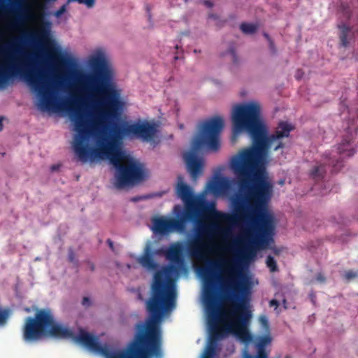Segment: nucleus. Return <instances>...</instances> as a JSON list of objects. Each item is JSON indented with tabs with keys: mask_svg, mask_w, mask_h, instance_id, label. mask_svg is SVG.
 I'll use <instances>...</instances> for the list:
<instances>
[{
	"mask_svg": "<svg viewBox=\"0 0 358 358\" xmlns=\"http://www.w3.org/2000/svg\"><path fill=\"white\" fill-rule=\"evenodd\" d=\"M186 249L182 242L171 243L168 248L159 249L160 255H164L171 264L183 266L184 264V250Z\"/></svg>",
	"mask_w": 358,
	"mask_h": 358,
	"instance_id": "obj_17",
	"label": "nucleus"
},
{
	"mask_svg": "<svg viewBox=\"0 0 358 358\" xmlns=\"http://www.w3.org/2000/svg\"><path fill=\"white\" fill-rule=\"evenodd\" d=\"M87 64L92 72H78L74 80L83 90L90 92H100L103 96L92 102L94 106H115L120 103V95L113 83V71L102 50H96L90 57Z\"/></svg>",
	"mask_w": 358,
	"mask_h": 358,
	"instance_id": "obj_8",
	"label": "nucleus"
},
{
	"mask_svg": "<svg viewBox=\"0 0 358 358\" xmlns=\"http://www.w3.org/2000/svg\"><path fill=\"white\" fill-rule=\"evenodd\" d=\"M357 273L352 271L345 272L344 276L347 280H351L357 276Z\"/></svg>",
	"mask_w": 358,
	"mask_h": 358,
	"instance_id": "obj_29",
	"label": "nucleus"
},
{
	"mask_svg": "<svg viewBox=\"0 0 358 358\" xmlns=\"http://www.w3.org/2000/svg\"><path fill=\"white\" fill-rule=\"evenodd\" d=\"M107 243L111 249H113V243L110 239L107 240Z\"/></svg>",
	"mask_w": 358,
	"mask_h": 358,
	"instance_id": "obj_41",
	"label": "nucleus"
},
{
	"mask_svg": "<svg viewBox=\"0 0 358 358\" xmlns=\"http://www.w3.org/2000/svg\"><path fill=\"white\" fill-rule=\"evenodd\" d=\"M341 109L342 110L341 111V113L343 114L345 110H346V112L349 114H350V108H348V106L347 105H345V103H342L341 106Z\"/></svg>",
	"mask_w": 358,
	"mask_h": 358,
	"instance_id": "obj_32",
	"label": "nucleus"
},
{
	"mask_svg": "<svg viewBox=\"0 0 358 358\" xmlns=\"http://www.w3.org/2000/svg\"><path fill=\"white\" fill-rule=\"evenodd\" d=\"M133 341L126 350H116L107 344H101L99 338L80 329L78 335L66 326L55 320L50 309L39 310L35 317H27L23 328V340L26 343L39 341L44 335L57 338L70 339L88 350L105 358H163L162 345L148 331L143 322L136 325Z\"/></svg>",
	"mask_w": 358,
	"mask_h": 358,
	"instance_id": "obj_3",
	"label": "nucleus"
},
{
	"mask_svg": "<svg viewBox=\"0 0 358 358\" xmlns=\"http://www.w3.org/2000/svg\"><path fill=\"white\" fill-rule=\"evenodd\" d=\"M324 277L323 276V275L322 273H318L317 275V280L320 281V282H324Z\"/></svg>",
	"mask_w": 358,
	"mask_h": 358,
	"instance_id": "obj_37",
	"label": "nucleus"
},
{
	"mask_svg": "<svg viewBox=\"0 0 358 358\" xmlns=\"http://www.w3.org/2000/svg\"><path fill=\"white\" fill-rule=\"evenodd\" d=\"M173 213L177 217L175 219H164L162 217L153 218L152 220V230L155 234L165 235L171 231H178L183 233L185 231L186 224L189 219L182 215V212L178 213L173 210Z\"/></svg>",
	"mask_w": 358,
	"mask_h": 358,
	"instance_id": "obj_14",
	"label": "nucleus"
},
{
	"mask_svg": "<svg viewBox=\"0 0 358 358\" xmlns=\"http://www.w3.org/2000/svg\"><path fill=\"white\" fill-rule=\"evenodd\" d=\"M120 105V101L115 106L90 112V116L94 121H87L78 109L68 108L77 132L73 143L75 154L83 162L108 159L116 169L113 185L117 189L138 184L145 177L141 163L131 161L127 165L121 164L125 152L119 147L117 141L124 136L150 141L157 132L156 126L148 122L119 123Z\"/></svg>",
	"mask_w": 358,
	"mask_h": 358,
	"instance_id": "obj_2",
	"label": "nucleus"
},
{
	"mask_svg": "<svg viewBox=\"0 0 358 358\" xmlns=\"http://www.w3.org/2000/svg\"><path fill=\"white\" fill-rule=\"evenodd\" d=\"M66 11V4H64L55 13V16L57 18L60 17Z\"/></svg>",
	"mask_w": 358,
	"mask_h": 358,
	"instance_id": "obj_25",
	"label": "nucleus"
},
{
	"mask_svg": "<svg viewBox=\"0 0 358 358\" xmlns=\"http://www.w3.org/2000/svg\"><path fill=\"white\" fill-rule=\"evenodd\" d=\"M203 3L205 6H206L208 8H212L213 6V3L210 0H206L203 1Z\"/></svg>",
	"mask_w": 358,
	"mask_h": 358,
	"instance_id": "obj_36",
	"label": "nucleus"
},
{
	"mask_svg": "<svg viewBox=\"0 0 358 358\" xmlns=\"http://www.w3.org/2000/svg\"><path fill=\"white\" fill-rule=\"evenodd\" d=\"M59 167H60V165H59V164H54V165L51 166L50 170L52 171H55L59 170Z\"/></svg>",
	"mask_w": 358,
	"mask_h": 358,
	"instance_id": "obj_38",
	"label": "nucleus"
},
{
	"mask_svg": "<svg viewBox=\"0 0 358 358\" xmlns=\"http://www.w3.org/2000/svg\"><path fill=\"white\" fill-rule=\"evenodd\" d=\"M357 120L350 118L345 129V134L341 142L331 151L325 152L320 162H316L310 176L316 182L324 181L327 173L338 172L343 166V160L354 155L356 148L354 143V133L358 131Z\"/></svg>",
	"mask_w": 358,
	"mask_h": 358,
	"instance_id": "obj_10",
	"label": "nucleus"
},
{
	"mask_svg": "<svg viewBox=\"0 0 358 358\" xmlns=\"http://www.w3.org/2000/svg\"><path fill=\"white\" fill-rule=\"evenodd\" d=\"M188 0H185V2H187Z\"/></svg>",
	"mask_w": 358,
	"mask_h": 358,
	"instance_id": "obj_53",
	"label": "nucleus"
},
{
	"mask_svg": "<svg viewBox=\"0 0 358 358\" xmlns=\"http://www.w3.org/2000/svg\"><path fill=\"white\" fill-rule=\"evenodd\" d=\"M285 358H291L289 356H286Z\"/></svg>",
	"mask_w": 358,
	"mask_h": 358,
	"instance_id": "obj_52",
	"label": "nucleus"
},
{
	"mask_svg": "<svg viewBox=\"0 0 358 358\" xmlns=\"http://www.w3.org/2000/svg\"><path fill=\"white\" fill-rule=\"evenodd\" d=\"M200 213L193 221L194 224V236L186 246L187 255L193 259H203L206 257V244L203 237L212 238L221 230L220 225L217 222L206 223L197 219Z\"/></svg>",
	"mask_w": 358,
	"mask_h": 358,
	"instance_id": "obj_12",
	"label": "nucleus"
},
{
	"mask_svg": "<svg viewBox=\"0 0 358 358\" xmlns=\"http://www.w3.org/2000/svg\"><path fill=\"white\" fill-rule=\"evenodd\" d=\"M175 48H176V49H178V45H176Z\"/></svg>",
	"mask_w": 358,
	"mask_h": 358,
	"instance_id": "obj_51",
	"label": "nucleus"
},
{
	"mask_svg": "<svg viewBox=\"0 0 358 358\" xmlns=\"http://www.w3.org/2000/svg\"><path fill=\"white\" fill-rule=\"evenodd\" d=\"M256 358H268V354L266 350H257Z\"/></svg>",
	"mask_w": 358,
	"mask_h": 358,
	"instance_id": "obj_30",
	"label": "nucleus"
},
{
	"mask_svg": "<svg viewBox=\"0 0 358 358\" xmlns=\"http://www.w3.org/2000/svg\"><path fill=\"white\" fill-rule=\"evenodd\" d=\"M178 181L176 187V192L178 198H180L185 204V208L177 205L173 210L185 215V217L190 221L194 220L195 217L199 214L200 209L199 203L194 197L192 188L184 182L182 176L178 178Z\"/></svg>",
	"mask_w": 358,
	"mask_h": 358,
	"instance_id": "obj_13",
	"label": "nucleus"
},
{
	"mask_svg": "<svg viewBox=\"0 0 358 358\" xmlns=\"http://www.w3.org/2000/svg\"><path fill=\"white\" fill-rule=\"evenodd\" d=\"M74 1H76V2H78L79 3H80L81 0H67V3L74 2Z\"/></svg>",
	"mask_w": 358,
	"mask_h": 358,
	"instance_id": "obj_44",
	"label": "nucleus"
},
{
	"mask_svg": "<svg viewBox=\"0 0 358 358\" xmlns=\"http://www.w3.org/2000/svg\"><path fill=\"white\" fill-rule=\"evenodd\" d=\"M17 77L24 79L33 90L41 96V106L42 108L50 109V105L57 101L54 97V92L47 93L45 85L29 69H25L17 64L0 66V88L5 87L10 80Z\"/></svg>",
	"mask_w": 358,
	"mask_h": 358,
	"instance_id": "obj_11",
	"label": "nucleus"
},
{
	"mask_svg": "<svg viewBox=\"0 0 358 358\" xmlns=\"http://www.w3.org/2000/svg\"><path fill=\"white\" fill-rule=\"evenodd\" d=\"M340 11L343 13L345 18L350 19L351 17L350 7L348 4L342 3L340 6Z\"/></svg>",
	"mask_w": 358,
	"mask_h": 358,
	"instance_id": "obj_23",
	"label": "nucleus"
},
{
	"mask_svg": "<svg viewBox=\"0 0 358 358\" xmlns=\"http://www.w3.org/2000/svg\"><path fill=\"white\" fill-rule=\"evenodd\" d=\"M35 57H34L33 55H31L29 56V57H27L30 61H34V59Z\"/></svg>",
	"mask_w": 358,
	"mask_h": 358,
	"instance_id": "obj_47",
	"label": "nucleus"
},
{
	"mask_svg": "<svg viewBox=\"0 0 358 358\" xmlns=\"http://www.w3.org/2000/svg\"><path fill=\"white\" fill-rule=\"evenodd\" d=\"M338 28L341 31L339 34L341 46L346 48L350 44V39L351 38L352 30L344 23L338 24Z\"/></svg>",
	"mask_w": 358,
	"mask_h": 358,
	"instance_id": "obj_19",
	"label": "nucleus"
},
{
	"mask_svg": "<svg viewBox=\"0 0 358 358\" xmlns=\"http://www.w3.org/2000/svg\"><path fill=\"white\" fill-rule=\"evenodd\" d=\"M229 275L222 283L218 284L221 296L225 300L232 303L229 310L230 320L221 329L224 336L229 334L234 336L241 343L248 345L252 341V336L248 327L252 316L250 306V287L246 277L238 272L234 275V269H229Z\"/></svg>",
	"mask_w": 358,
	"mask_h": 358,
	"instance_id": "obj_4",
	"label": "nucleus"
},
{
	"mask_svg": "<svg viewBox=\"0 0 358 358\" xmlns=\"http://www.w3.org/2000/svg\"><path fill=\"white\" fill-rule=\"evenodd\" d=\"M3 120V117L0 116V131H1L3 129V123H2Z\"/></svg>",
	"mask_w": 358,
	"mask_h": 358,
	"instance_id": "obj_42",
	"label": "nucleus"
},
{
	"mask_svg": "<svg viewBox=\"0 0 358 358\" xmlns=\"http://www.w3.org/2000/svg\"><path fill=\"white\" fill-rule=\"evenodd\" d=\"M264 36L267 39V41H268V43H269L271 41H273V40L271 39V38L269 36V35H268L267 33H266V32H264Z\"/></svg>",
	"mask_w": 358,
	"mask_h": 358,
	"instance_id": "obj_40",
	"label": "nucleus"
},
{
	"mask_svg": "<svg viewBox=\"0 0 358 358\" xmlns=\"http://www.w3.org/2000/svg\"><path fill=\"white\" fill-rule=\"evenodd\" d=\"M302 76H303V72L301 71V70H300V69L297 70L296 75H295L296 78L297 80H299L302 78Z\"/></svg>",
	"mask_w": 358,
	"mask_h": 358,
	"instance_id": "obj_35",
	"label": "nucleus"
},
{
	"mask_svg": "<svg viewBox=\"0 0 358 358\" xmlns=\"http://www.w3.org/2000/svg\"><path fill=\"white\" fill-rule=\"evenodd\" d=\"M240 28L244 34H252L257 31V26L252 23L244 22L241 24Z\"/></svg>",
	"mask_w": 358,
	"mask_h": 358,
	"instance_id": "obj_21",
	"label": "nucleus"
},
{
	"mask_svg": "<svg viewBox=\"0 0 358 358\" xmlns=\"http://www.w3.org/2000/svg\"><path fill=\"white\" fill-rule=\"evenodd\" d=\"M233 134L243 131L249 134L252 145L234 155L229 166L238 180L239 193L231 199L235 213L229 216L215 209L213 203H206L215 217H224L229 222L237 224L241 217L245 234L239 237L242 243L238 252L250 259L257 250L266 248L273 242L275 223L273 215L268 211L273 185L265 174L262 155L266 150H278L284 147L282 139L289 136L294 126L287 121H280L275 131L268 135L266 127L261 119V107L256 101L236 106L232 112Z\"/></svg>",
	"mask_w": 358,
	"mask_h": 358,
	"instance_id": "obj_1",
	"label": "nucleus"
},
{
	"mask_svg": "<svg viewBox=\"0 0 358 358\" xmlns=\"http://www.w3.org/2000/svg\"><path fill=\"white\" fill-rule=\"evenodd\" d=\"M180 266L171 264L156 271L151 287V296L146 301L149 317L143 323L162 345L160 324L163 316L171 312L176 306V286L171 278L178 273V268Z\"/></svg>",
	"mask_w": 358,
	"mask_h": 358,
	"instance_id": "obj_6",
	"label": "nucleus"
},
{
	"mask_svg": "<svg viewBox=\"0 0 358 358\" xmlns=\"http://www.w3.org/2000/svg\"><path fill=\"white\" fill-rule=\"evenodd\" d=\"M141 197H134L131 199V201H138L141 200Z\"/></svg>",
	"mask_w": 358,
	"mask_h": 358,
	"instance_id": "obj_46",
	"label": "nucleus"
},
{
	"mask_svg": "<svg viewBox=\"0 0 358 358\" xmlns=\"http://www.w3.org/2000/svg\"><path fill=\"white\" fill-rule=\"evenodd\" d=\"M224 128V120L220 117H214L203 122L200 134L192 143V150L183 154L186 169L192 180L196 181L202 175L204 161L197 152L203 147L212 151L220 148V135Z\"/></svg>",
	"mask_w": 358,
	"mask_h": 358,
	"instance_id": "obj_9",
	"label": "nucleus"
},
{
	"mask_svg": "<svg viewBox=\"0 0 358 358\" xmlns=\"http://www.w3.org/2000/svg\"><path fill=\"white\" fill-rule=\"evenodd\" d=\"M156 255H160L159 250H154L150 245L148 244L144 249L143 255L137 258V262L148 271H157L158 264L154 260V257Z\"/></svg>",
	"mask_w": 358,
	"mask_h": 358,
	"instance_id": "obj_18",
	"label": "nucleus"
},
{
	"mask_svg": "<svg viewBox=\"0 0 358 358\" xmlns=\"http://www.w3.org/2000/svg\"><path fill=\"white\" fill-rule=\"evenodd\" d=\"M226 54L230 57L234 64H237L238 63V56L233 48H230Z\"/></svg>",
	"mask_w": 358,
	"mask_h": 358,
	"instance_id": "obj_24",
	"label": "nucleus"
},
{
	"mask_svg": "<svg viewBox=\"0 0 358 358\" xmlns=\"http://www.w3.org/2000/svg\"><path fill=\"white\" fill-rule=\"evenodd\" d=\"M146 13L148 14V18L150 19L151 18L150 8L148 6H146Z\"/></svg>",
	"mask_w": 358,
	"mask_h": 358,
	"instance_id": "obj_39",
	"label": "nucleus"
},
{
	"mask_svg": "<svg viewBox=\"0 0 358 358\" xmlns=\"http://www.w3.org/2000/svg\"><path fill=\"white\" fill-rule=\"evenodd\" d=\"M222 260H208L205 266L198 268V274L203 278L202 301L207 316L209 338L202 358H215L217 355V341L224 338L219 328L221 320L220 300L217 296L219 287L215 280L220 278L218 272L223 264Z\"/></svg>",
	"mask_w": 358,
	"mask_h": 358,
	"instance_id": "obj_7",
	"label": "nucleus"
},
{
	"mask_svg": "<svg viewBox=\"0 0 358 358\" xmlns=\"http://www.w3.org/2000/svg\"><path fill=\"white\" fill-rule=\"evenodd\" d=\"M271 343V338L269 335H264L257 338L255 344L257 350H265L267 345Z\"/></svg>",
	"mask_w": 358,
	"mask_h": 358,
	"instance_id": "obj_20",
	"label": "nucleus"
},
{
	"mask_svg": "<svg viewBox=\"0 0 358 358\" xmlns=\"http://www.w3.org/2000/svg\"><path fill=\"white\" fill-rule=\"evenodd\" d=\"M96 0H81L80 4L85 5L87 8H92L95 4Z\"/></svg>",
	"mask_w": 358,
	"mask_h": 358,
	"instance_id": "obj_27",
	"label": "nucleus"
},
{
	"mask_svg": "<svg viewBox=\"0 0 358 358\" xmlns=\"http://www.w3.org/2000/svg\"><path fill=\"white\" fill-rule=\"evenodd\" d=\"M266 264L271 272H275L278 271V266L273 257L268 255L266 257Z\"/></svg>",
	"mask_w": 358,
	"mask_h": 358,
	"instance_id": "obj_22",
	"label": "nucleus"
},
{
	"mask_svg": "<svg viewBox=\"0 0 358 358\" xmlns=\"http://www.w3.org/2000/svg\"><path fill=\"white\" fill-rule=\"evenodd\" d=\"M88 264H89V266H90V270H91V271H93V270L94 269V264H93L92 263H91V262H89V263H88Z\"/></svg>",
	"mask_w": 358,
	"mask_h": 358,
	"instance_id": "obj_43",
	"label": "nucleus"
},
{
	"mask_svg": "<svg viewBox=\"0 0 358 358\" xmlns=\"http://www.w3.org/2000/svg\"><path fill=\"white\" fill-rule=\"evenodd\" d=\"M51 35V23L48 21L44 22L40 28L38 34L32 32H26L20 36L15 38L11 42L6 44L3 48V51L9 57V62L6 64H17L21 67L29 69L34 75L36 76L41 82L45 85L47 87V93L54 92L55 97V102L50 105V109H45L41 106V96L38 93L40 96L39 103L38 104L41 110H58L62 106V101L58 96V92L57 89L64 85V82L61 80H56L52 76V71L50 66V61L46 58L45 66H34L31 64H25L23 63L20 57H27V55L22 51V47L26 45H38L41 43L47 42Z\"/></svg>",
	"mask_w": 358,
	"mask_h": 358,
	"instance_id": "obj_5",
	"label": "nucleus"
},
{
	"mask_svg": "<svg viewBox=\"0 0 358 358\" xmlns=\"http://www.w3.org/2000/svg\"><path fill=\"white\" fill-rule=\"evenodd\" d=\"M268 48H269L271 53L273 55H275L277 54V49L275 48L273 41H271L268 43Z\"/></svg>",
	"mask_w": 358,
	"mask_h": 358,
	"instance_id": "obj_28",
	"label": "nucleus"
},
{
	"mask_svg": "<svg viewBox=\"0 0 358 358\" xmlns=\"http://www.w3.org/2000/svg\"><path fill=\"white\" fill-rule=\"evenodd\" d=\"M47 1H55V0H46Z\"/></svg>",
	"mask_w": 358,
	"mask_h": 358,
	"instance_id": "obj_50",
	"label": "nucleus"
},
{
	"mask_svg": "<svg viewBox=\"0 0 358 358\" xmlns=\"http://www.w3.org/2000/svg\"><path fill=\"white\" fill-rule=\"evenodd\" d=\"M269 305L271 307L275 306V308H277L279 306V302L275 299H272L271 301H270Z\"/></svg>",
	"mask_w": 358,
	"mask_h": 358,
	"instance_id": "obj_34",
	"label": "nucleus"
},
{
	"mask_svg": "<svg viewBox=\"0 0 358 358\" xmlns=\"http://www.w3.org/2000/svg\"><path fill=\"white\" fill-rule=\"evenodd\" d=\"M259 321L264 326H268V319L266 316H264V315L260 316Z\"/></svg>",
	"mask_w": 358,
	"mask_h": 358,
	"instance_id": "obj_31",
	"label": "nucleus"
},
{
	"mask_svg": "<svg viewBox=\"0 0 358 358\" xmlns=\"http://www.w3.org/2000/svg\"><path fill=\"white\" fill-rule=\"evenodd\" d=\"M357 114H358V108H357Z\"/></svg>",
	"mask_w": 358,
	"mask_h": 358,
	"instance_id": "obj_54",
	"label": "nucleus"
},
{
	"mask_svg": "<svg viewBox=\"0 0 358 358\" xmlns=\"http://www.w3.org/2000/svg\"><path fill=\"white\" fill-rule=\"evenodd\" d=\"M231 234V230L227 229V230H226V231H225V232H224V236H229V234Z\"/></svg>",
	"mask_w": 358,
	"mask_h": 358,
	"instance_id": "obj_45",
	"label": "nucleus"
},
{
	"mask_svg": "<svg viewBox=\"0 0 358 358\" xmlns=\"http://www.w3.org/2000/svg\"><path fill=\"white\" fill-rule=\"evenodd\" d=\"M74 101H75V102H76V103H78V102H79V100H78V99H75Z\"/></svg>",
	"mask_w": 358,
	"mask_h": 358,
	"instance_id": "obj_48",
	"label": "nucleus"
},
{
	"mask_svg": "<svg viewBox=\"0 0 358 358\" xmlns=\"http://www.w3.org/2000/svg\"><path fill=\"white\" fill-rule=\"evenodd\" d=\"M27 0H0V10L8 11L15 15L16 25L24 24L28 19V10L25 6Z\"/></svg>",
	"mask_w": 358,
	"mask_h": 358,
	"instance_id": "obj_15",
	"label": "nucleus"
},
{
	"mask_svg": "<svg viewBox=\"0 0 358 358\" xmlns=\"http://www.w3.org/2000/svg\"><path fill=\"white\" fill-rule=\"evenodd\" d=\"M233 183L228 177L215 175L207 182L206 191L215 196L227 195L231 192Z\"/></svg>",
	"mask_w": 358,
	"mask_h": 358,
	"instance_id": "obj_16",
	"label": "nucleus"
},
{
	"mask_svg": "<svg viewBox=\"0 0 358 358\" xmlns=\"http://www.w3.org/2000/svg\"><path fill=\"white\" fill-rule=\"evenodd\" d=\"M174 59H178V56H175V57H174Z\"/></svg>",
	"mask_w": 358,
	"mask_h": 358,
	"instance_id": "obj_49",
	"label": "nucleus"
},
{
	"mask_svg": "<svg viewBox=\"0 0 358 358\" xmlns=\"http://www.w3.org/2000/svg\"><path fill=\"white\" fill-rule=\"evenodd\" d=\"M82 304L84 306H89L90 305V299L88 297H84L82 301Z\"/></svg>",
	"mask_w": 358,
	"mask_h": 358,
	"instance_id": "obj_33",
	"label": "nucleus"
},
{
	"mask_svg": "<svg viewBox=\"0 0 358 358\" xmlns=\"http://www.w3.org/2000/svg\"><path fill=\"white\" fill-rule=\"evenodd\" d=\"M68 259H69V262H71L73 264H76L77 262L75 253L72 248H69V250Z\"/></svg>",
	"mask_w": 358,
	"mask_h": 358,
	"instance_id": "obj_26",
	"label": "nucleus"
}]
</instances>
